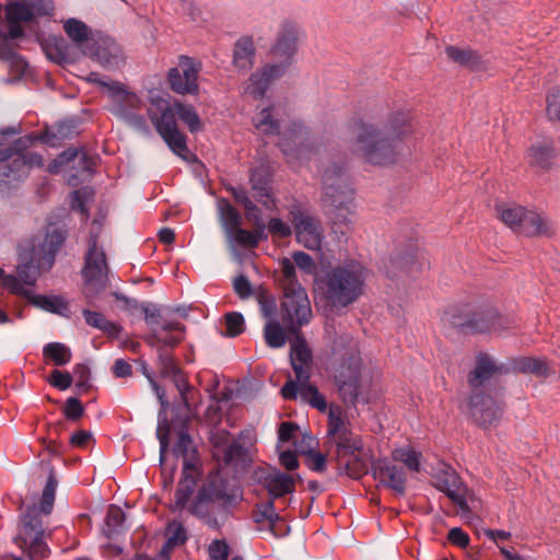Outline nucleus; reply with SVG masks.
<instances>
[{"instance_id":"obj_1","label":"nucleus","mask_w":560,"mask_h":560,"mask_svg":"<svg viewBox=\"0 0 560 560\" xmlns=\"http://www.w3.org/2000/svg\"><path fill=\"white\" fill-rule=\"evenodd\" d=\"M354 152L373 165L396 162L402 150V139L411 131L409 114L393 113L382 126L357 122Z\"/></svg>"},{"instance_id":"obj_2","label":"nucleus","mask_w":560,"mask_h":560,"mask_svg":"<svg viewBox=\"0 0 560 560\" xmlns=\"http://www.w3.org/2000/svg\"><path fill=\"white\" fill-rule=\"evenodd\" d=\"M508 374L506 363L497 362L486 352L477 353L474 369L467 375V384L470 388L467 406L474 422L483 429L497 427L503 415L501 404L490 393H486L487 384L491 380Z\"/></svg>"},{"instance_id":"obj_3","label":"nucleus","mask_w":560,"mask_h":560,"mask_svg":"<svg viewBox=\"0 0 560 560\" xmlns=\"http://www.w3.org/2000/svg\"><path fill=\"white\" fill-rule=\"evenodd\" d=\"M287 341L290 343V364L295 374V380L289 378L282 386V399L298 400L307 404L318 411H326L327 401L318 388L311 384V370L313 353L306 338L296 328L288 331Z\"/></svg>"},{"instance_id":"obj_4","label":"nucleus","mask_w":560,"mask_h":560,"mask_svg":"<svg viewBox=\"0 0 560 560\" xmlns=\"http://www.w3.org/2000/svg\"><path fill=\"white\" fill-rule=\"evenodd\" d=\"M442 320L466 335L498 332L515 325L514 317L500 314L490 303L476 301L448 306Z\"/></svg>"},{"instance_id":"obj_5","label":"nucleus","mask_w":560,"mask_h":560,"mask_svg":"<svg viewBox=\"0 0 560 560\" xmlns=\"http://www.w3.org/2000/svg\"><path fill=\"white\" fill-rule=\"evenodd\" d=\"M364 282V267L358 261H350L316 279L315 291L323 295L327 305L347 307L362 295Z\"/></svg>"},{"instance_id":"obj_6","label":"nucleus","mask_w":560,"mask_h":560,"mask_svg":"<svg viewBox=\"0 0 560 560\" xmlns=\"http://www.w3.org/2000/svg\"><path fill=\"white\" fill-rule=\"evenodd\" d=\"M312 317L306 290L295 280V268L289 258L282 257V347L288 331L301 329Z\"/></svg>"},{"instance_id":"obj_7","label":"nucleus","mask_w":560,"mask_h":560,"mask_svg":"<svg viewBox=\"0 0 560 560\" xmlns=\"http://www.w3.org/2000/svg\"><path fill=\"white\" fill-rule=\"evenodd\" d=\"M345 170V163L332 162L322 171L323 202L332 224L348 228L351 223L353 189L348 184Z\"/></svg>"},{"instance_id":"obj_8","label":"nucleus","mask_w":560,"mask_h":560,"mask_svg":"<svg viewBox=\"0 0 560 560\" xmlns=\"http://www.w3.org/2000/svg\"><path fill=\"white\" fill-rule=\"evenodd\" d=\"M243 499L240 487L223 478L219 471H211L198 489L194 502L189 505V512L197 517L208 515V504L217 503L219 509L229 515Z\"/></svg>"},{"instance_id":"obj_9","label":"nucleus","mask_w":560,"mask_h":560,"mask_svg":"<svg viewBox=\"0 0 560 560\" xmlns=\"http://www.w3.org/2000/svg\"><path fill=\"white\" fill-rule=\"evenodd\" d=\"M93 225L90 232L83 267V276L85 278L84 295L89 303L105 290L108 270L104 249L97 244L101 234V223L94 220Z\"/></svg>"},{"instance_id":"obj_10","label":"nucleus","mask_w":560,"mask_h":560,"mask_svg":"<svg viewBox=\"0 0 560 560\" xmlns=\"http://www.w3.org/2000/svg\"><path fill=\"white\" fill-rule=\"evenodd\" d=\"M253 480L267 491V499L259 502L253 512L254 521L258 524L259 530L264 529L266 523L267 529L277 537L276 527L280 516L276 512L275 500L280 498V471L271 466L258 467L253 472Z\"/></svg>"},{"instance_id":"obj_11","label":"nucleus","mask_w":560,"mask_h":560,"mask_svg":"<svg viewBox=\"0 0 560 560\" xmlns=\"http://www.w3.org/2000/svg\"><path fill=\"white\" fill-rule=\"evenodd\" d=\"M282 155L287 158V162L293 167L311 162L313 156L318 153L308 138V132L301 121H290L287 126L282 125Z\"/></svg>"},{"instance_id":"obj_12","label":"nucleus","mask_w":560,"mask_h":560,"mask_svg":"<svg viewBox=\"0 0 560 560\" xmlns=\"http://www.w3.org/2000/svg\"><path fill=\"white\" fill-rule=\"evenodd\" d=\"M328 434L334 436L339 456L349 455L353 458V463L351 460L346 462L348 475L359 477L366 472L365 462L359 458V453L363 450L362 440L358 435H353L340 419L329 422Z\"/></svg>"},{"instance_id":"obj_13","label":"nucleus","mask_w":560,"mask_h":560,"mask_svg":"<svg viewBox=\"0 0 560 560\" xmlns=\"http://www.w3.org/2000/svg\"><path fill=\"white\" fill-rule=\"evenodd\" d=\"M290 221L298 243L311 250H318L324 240V230L318 218L310 214L298 205L290 209Z\"/></svg>"},{"instance_id":"obj_14","label":"nucleus","mask_w":560,"mask_h":560,"mask_svg":"<svg viewBox=\"0 0 560 560\" xmlns=\"http://www.w3.org/2000/svg\"><path fill=\"white\" fill-rule=\"evenodd\" d=\"M256 299L260 315L266 320L264 327L265 341L270 348H280V310L277 298L268 289L259 287L256 290Z\"/></svg>"},{"instance_id":"obj_15","label":"nucleus","mask_w":560,"mask_h":560,"mask_svg":"<svg viewBox=\"0 0 560 560\" xmlns=\"http://www.w3.org/2000/svg\"><path fill=\"white\" fill-rule=\"evenodd\" d=\"M305 40V30L299 22L291 19L282 21V74L296 62Z\"/></svg>"},{"instance_id":"obj_16","label":"nucleus","mask_w":560,"mask_h":560,"mask_svg":"<svg viewBox=\"0 0 560 560\" xmlns=\"http://www.w3.org/2000/svg\"><path fill=\"white\" fill-rule=\"evenodd\" d=\"M198 71L199 69L190 57L180 56L179 67L168 71L170 88L178 94H196L198 92Z\"/></svg>"},{"instance_id":"obj_17","label":"nucleus","mask_w":560,"mask_h":560,"mask_svg":"<svg viewBox=\"0 0 560 560\" xmlns=\"http://www.w3.org/2000/svg\"><path fill=\"white\" fill-rule=\"evenodd\" d=\"M375 480L383 487L389 488L398 497L406 493L407 476L402 467L395 465L387 458L377 459L372 464Z\"/></svg>"},{"instance_id":"obj_18","label":"nucleus","mask_w":560,"mask_h":560,"mask_svg":"<svg viewBox=\"0 0 560 560\" xmlns=\"http://www.w3.org/2000/svg\"><path fill=\"white\" fill-rule=\"evenodd\" d=\"M436 488L445 493V495L463 512L469 511L467 502V487L460 477L452 468L443 470L436 479Z\"/></svg>"},{"instance_id":"obj_19","label":"nucleus","mask_w":560,"mask_h":560,"mask_svg":"<svg viewBox=\"0 0 560 560\" xmlns=\"http://www.w3.org/2000/svg\"><path fill=\"white\" fill-rule=\"evenodd\" d=\"M43 165L44 159L38 153L30 155L15 154L1 167L0 175L8 179V182L20 180L27 176L31 168L34 166L42 167Z\"/></svg>"},{"instance_id":"obj_20","label":"nucleus","mask_w":560,"mask_h":560,"mask_svg":"<svg viewBox=\"0 0 560 560\" xmlns=\"http://www.w3.org/2000/svg\"><path fill=\"white\" fill-rule=\"evenodd\" d=\"M389 264L390 267L397 269V271L387 269L386 275L388 278H397L400 277V275L408 277L415 276L422 271L427 265L422 258V254L418 249L394 255L390 257Z\"/></svg>"},{"instance_id":"obj_21","label":"nucleus","mask_w":560,"mask_h":560,"mask_svg":"<svg viewBox=\"0 0 560 560\" xmlns=\"http://www.w3.org/2000/svg\"><path fill=\"white\" fill-rule=\"evenodd\" d=\"M360 369L358 365L341 370L336 376L339 395L349 406H355L360 394Z\"/></svg>"},{"instance_id":"obj_22","label":"nucleus","mask_w":560,"mask_h":560,"mask_svg":"<svg viewBox=\"0 0 560 560\" xmlns=\"http://www.w3.org/2000/svg\"><path fill=\"white\" fill-rule=\"evenodd\" d=\"M198 475L195 464H186L183 467V477L175 492V502L170 506L172 512L183 510L187 505L197 486Z\"/></svg>"},{"instance_id":"obj_23","label":"nucleus","mask_w":560,"mask_h":560,"mask_svg":"<svg viewBox=\"0 0 560 560\" xmlns=\"http://www.w3.org/2000/svg\"><path fill=\"white\" fill-rule=\"evenodd\" d=\"M248 444H250L249 432L242 431L236 439H233L224 448V462L226 466H234L236 470L244 469L248 457Z\"/></svg>"},{"instance_id":"obj_24","label":"nucleus","mask_w":560,"mask_h":560,"mask_svg":"<svg viewBox=\"0 0 560 560\" xmlns=\"http://www.w3.org/2000/svg\"><path fill=\"white\" fill-rule=\"evenodd\" d=\"M67 238V231L61 228L51 225L47 229L45 238L40 245V260L47 268H50L55 262V257L58 250L65 244Z\"/></svg>"},{"instance_id":"obj_25","label":"nucleus","mask_w":560,"mask_h":560,"mask_svg":"<svg viewBox=\"0 0 560 560\" xmlns=\"http://www.w3.org/2000/svg\"><path fill=\"white\" fill-rule=\"evenodd\" d=\"M509 373L517 372L523 374H533L537 377H548L551 370L546 359L534 357H516L506 362Z\"/></svg>"},{"instance_id":"obj_26","label":"nucleus","mask_w":560,"mask_h":560,"mask_svg":"<svg viewBox=\"0 0 560 560\" xmlns=\"http://www.w3.org/2000/svg\"><path fill=\"white\" fill-rule=\"evenodd\" d=\"M279 68L277 66L266 65L260 70L254 72L245 88L246 93L255 100L262 98L270 86V83L278 77Z\"/></svg>"},{"instance_id":"obj_27","label":"nucleus","mask_w":560,"mask_h":560,"mask_svg":"<svg viewBox=\"0 0 560 560\" xmlns=\"http://www.w3.org/2000/svg\"><path fill=\"white\" fill-rule=\"evenodd\" d=\"M270 177L269 166L265 164L256 167L250 175L252 189L256 192L257 201L268 208L275 206V200L270 199Z\"/></svg>"},{"instance_id":"obj_28","label":"nucleus","mask_w":560,"mask_h":560,"mask_svg":"<svg viewBox=\"0 0 560 560\" xmlns=\"http://www.w3.org/2000/svg\"><path fill=\"white\" fill-rule=\"evenodd\" d=\"M550 231L551 226L546 218L533 210L526 209L517 234L528 237L547 236L550 234Z\"/></svg>"},{"instance_id":"obj_29","label":"nucleus","mask_w":560,"mask_h":560,"mask_svg":"<svg viewBox=\"0 0 560 560\" xmlns=\"http://www.w3.org/2000/svg\"><path fill=\"white\" fill-rule=\"evenodd\" d=\"M78 135L77 124L73 119L63 120L40 133V141L57 147L61 141L71 139Z\"/></svg>"},{"instance_id":"obj_30","label":"nucleus","mask_w":560,"mask_h":560,"mask_svg":"<svg viewBox=\"0 0 560 560\" xmlns=\"http://www.w3.org/2000/svg\"><path fill=\"white\" fill-rule=\"evenodd\" d=\"M107 69H116L124 62L121 48L114 42H103L92 54Z\"/></svg>"},{"instance_id":"obj_31","label":"nucleus","mask_w":560,"mask_h":560,"mask_svg":"<svg viewBox=\"0 0 560 560\" xmlns=\"http://www.w3.org/2000/svg\"><path fill=\"white\" fill-rule=\"evenodd\" d=\"M256 48L253 38L243 36L234 45L233 65L241 70H248L253 67Z\"/></svg>"},{"instance_id":"obj_32","label":"nucleus","mask_w":560,"mask_h":560,"mask_svg":"<svg viewBox=\"0 0 560 560\" xmlns=\"http://www.w3.org/2000/svg\"><path fill=\"white\" fill-rule=\"evenodd\" d=\"M35 536L43 537L44 529L35 504L30 505L22 515V541H27Z\"/></svg>"},{"instance_id":"obj_33","label":"nucleus","mask_w":560,"mask_h":560,"mask_svg":"<svg viewBox=\"0 0 560 560\" xmlns=\"http://www.w3.org/2000/svg\"><path fill=\"white\" fill-rule=\"evenodd\" d=\"M188 418L185 419L183 427L178 431V440L176 444L173 447V454L176 457H183L184 459V466L186 464H194V458L196 455V448L192 444L191 436L189 435L187 431V422Z\"/></svg>"},{"instance_id":"obj_34","label":"nucleus","mask_w":560,"mask_h":560,"mask_svg":"<svg viewBox=\"0 0 560 560\" xmlns=\"http://www.w3.org/2000/svg\"><path fill=\"white\" fill-rule=\"evenodd\" d=\"M159 401H160L162 408L159 412V418L161 420L156 428V435L160 441V463H161V465H163V463L165 460L166 452L170 446L168 435H170L171 428H170L168 421L165 416L166 409H167L170 402L165 396H163L162 399H159Z\"/></svg>"},{"instance_id":"obj_35","label":"nucleus","mask_w":560,"mask_h":560,"mask_svg":"<svg viewBox=\"0 0 560 560\" xmlns=\"http://www.w3.org/2000/svg\"><path fill=\"white\" fill-rule=\"evenodd\" d=\"M445 54L452 61L460 66L468 67L470 69H478L481 66L480 55L470 48L447 46L445 48Z\"/></svg>"},{"instance_id":"obj_36","label":"nucleus","mask_w":560,"mask_h":560,"mask_svg":"<svg viewBox=\"0 0 560 560\" xmlns=\"http://www.w3.org/2000/svg\"><path fill=\"white\" fill-rule=\"evenodd\" d=\"M495 209L501 221L517 233L526 208L516 205L500 203L497 205Z\"/></svg>"},{"instance_id":"obj_37","label":"nucleus","mask_w":560,"mask_h":560,"mask_svg":"<svg viewBox=\"0 0 560 560\" xmlns=\"http://www.w3.org/2000/svg\"><path fill=\"white\" fill-rule=\"evenodd\" d=\"M220 221L224 229L225 235L233 233L235 229L241 226L242 217L238 211L226 200L219 201Z\"/></svg>"},{"instance_id":"obj_38","label":"nucleus","mask_w":560,"mask_h":560,"mask_svg":"<svg viewBox=\"0 0 560 560\" xmlns=\"http://www.w3.org/2000/svg\"><path fill=\"white\" fill-rule=\"evenodd\" d=\"M28 301L47 312L66 315L68 311V302L61 296L31 295Z\"/></svg>"},{"instance_id":"obj_39","label":"nucleus","mask_w":560,"mask_h":560,"mask_svg":"<svg viewBox=\"0 0 560 560\" xmlns=\"http://www.w3.org/2000/svg\"><path fill=\"white\" fill-rule=\"evenodd\" d=\"M421 456L420 452L409 446L396 447L392 452L393 460L402 463L407 469L413 472H419L421 469Z\"/></svg>"},{"instance_id":"obj_40","label":"nucleus","mask_w":560,"mask_h":560,"mask_svg":"<svg viewBox=\"0 0 560 560\" xmlns=\"http://www.w3.org/2000/svg\"><path fill=\"white\" fill-rule=\"evenodd\" d=\"M113 105L109 108V112L116 117L122 116L124 113L128 110L138 109L141 105V101L138 95L128 89L119 95L118 98L112 101Z\"/></svg>"},{"instance_id":"obj_41","label":"nucleus","mask_w":560,"mask_h":560,"mask_svg":"<svg viewBox=\"0 0 560 560\" xmlns=\"http://www.w3.org/2000/svg\"><path fill=\"white\" fill-rule=\"evenodd\" d=\"M527 158L530 165L548 170L553 158V150L550 145H532L528 149Z\"/></svg>"},{"instance_id":"obj_42","label":"nucleus","mask_w":560,"mask_h":560,"mask_svg":"<svg viewBox=\"0 0 560 560\" xmlns=\"http://www.w3.org/2000/svg\"><path fill=\"white\" fill-rule=\"evenodd\" d=\"M57 486L58 480L55 470L54 468H50L48 479L44 487L42 499L39 502V511L45 515L50 514L52 511Z\"/></svg>"},{"instance_id":"obj_43","label":"nucleus","mask_w":560,"mask_h":560,"mask_svg":"<svg viewBox=\"0 0 560 560\" xmlns=\"http://www.w3.org/2000/svg\"><path fill=\"white\" fill-rule=\"evenodd\" d=\"M82 314L85 319V323L89 326L97 328L109 335H117L119 332L118 326L107 320L102 313L90 310H83Z\"/></svg>"},{"instance_id":"obj_44","label":"nucleus","mask_w":560,"mask_h":560,"mask_svg":"<svg viewBox=\"0 0 560 560\" xmlns=\"http://www.w3.org/2000/svg\"><path fill=\"white\" fill-rule=\"evenodd\" d=\"M43 353L45 358L50 359L58 366L69 363L72 355L71 350L61 342L47 343Z\"/></svg>"},{"instance_id":"obj_45","label":"nucleus","mask_w":560,"mask_h":560,"mask_svg":"<svg viewBox=\"0 0 560 560\" xmlns=\"http://www.w3.org/2000/svg\"><path fill=\"white\" fill-rule=\"evenodd\" d=\"M152 122L155 126L158 133L165 138V135L173 132L178 129L176 125L175 115L170 107H166L161 116L158 117L155 114L150 115Z\"/></svg>"},{"instance_id":"obj_46","label":"nucleus","mask_w":560,"mask_h":560,"mask_svg":"<svg viewBox=\"0 0 560 560\" xmlns=\"http://www.w3.org/2000/svg\"><path fill=\"white\" fill-rule=\"evenodd\" d=\"M125 518L126 515L119 506L110 505L106 515L105 528L103 529L104 535L107 538H112L113 535L119 532Z\"/></svg>"},{"instance_id":"obj_47","label":"nucleus","mask_w":560,"mask_h":560,"mask_svg":"<svg viewBox=\"0 0 560 560\" xmlns=\"http://www.w3.org/2000/svg\"><path fill=\"white\" fill-rule=\"evenodd\" d=\"M228 190L233 195L235 201L245 208L246 218L248 220L257 221L259 219V210L257 206L252 201V199L247 196V191L244 187L230 186L228 187Z\"/></svg>"},{"instance_id":"obj_48","label":"nucleus","mask_w":560,"mask_h":560,"mask_svg":"<svg viewBox=\"0 0 560 560\" xmlns=\"http://www.w3.org/2000/svg\"><path fill=\"white\" fill-rule=\"evenodd\" d=\"M63 28L67 35L78 46L89 39V27L80 20L73 18L67 20L63 24Z\"/></svg>"},{"instance_id":"obj_49","label":"nucleus","mask_w":560,"mask_h":560,"mask_svg":"<svg viewBox=\"0 0 560 560\" xmlns=\"http://www.w3.org/2000/svg\"><path fill=\"white\" fill-rule=\"evenodd\" d=\"M34 12L28 8L27 4L15 1L7 4L5 7V19L8 22H30L33 20Z\"/></svg>"},{"instance_id":"obj_50","label":"nucleus","mask_w":560,"mask_h":560,"mask_svg":"<svg viewBox=\"0 0 560 560\" xmlns=\"http://www.w3.org/2000/svg\"><path fill=\"white\" fill-rule=\"evenodd\" d=\"M176 114L179 119L184 121L190 132H197L201 128L200 118L196 112V109L191 105L176 104Z\"/></svg>"},{"instance_id":"obj_51","label":"nucleus","mask_w":560,"mask_h":560,"mask_svg":"<svg viewBox=\"0 0 560 560\" xmlns=\"http://www.w3.org/2000/svg\"><path fill=\"white\" fill-rule=\"evenodd\" d=\"M259 234L257 232H250L238 226L233 233L226 235L231 244L236 243L246 247H255L259 241Z\"/></svg>"},{"instance_id":"obj_52","label":"nucleus","mask_w":560,"mask_h":560,"mask_svg":"<svg viewBox=\"0 0 560 560\" xmlns=\"http://www.w3.org/2000/svg\"><path fill=\"white\" fill-rule=\"evenodd\" d=\"M255 126L264 133L278 135L280 132V125L277 119L272 118L269 108H265L259 113Z\"/></svg>"},{"instance_id":"obj_53","label":"nucleus","mask_w":560,"mask_h":560,"mask_svg":"<svg viewBox=\"0 0 560 560\" xmlns=\"http://www.w3.org/2000/svg\"><path fill=\"white\" fill-rule=\"evenodd\" d=\"M261 388V383L252 376H247L238 382L236 387V396L242 400H250Z\"/></svg>"},{"instance_id":"obj_54","label":"nucleus","mask_w":560,"mask_h":560,"mask_svg":"<svg viewBox=\"0 0 560 560\" xmlns=\"http://www.w3.org/2000/svg\"><path fill=\"white\" fill-rule=\"evenodd\" d=\"M163 140L174 153L186 159L185 154L189 152L186 144V137L178 129L165 135Z\"/></svg>"},{"instance_id":"obj_55","label":"nucleus","mask_w":560,"mask_h":560,"mask_svg":"<svg viewBox=\"0 0 560 560\" xmlns=\"http://www.w3.org/2000/svg\"><path fill=\"white\" fill-rule=\"evenodd\" d=\"M225 336L226 337H236L244 331L245 322L244 316L238 312H231L225 314Z\"/></svg>"},{"instance_id":"obj_56","label":"nucleus","mask_w":560,"mask_h":560,"mask_svg":"<svg viewBox=\"0 0 560 560\" xmlns=\"http://www.w3.org/2000/svg\"><path fill=\"white\" fill-rule=\"evenodd\" d=\"M159 372L162 377H168L174 373H178V366L175 364L173 355L164 349L159 347Z\"/></svg>"},{"instance_id":"obj_57","label":"nucleus","mask_w":560,"mask_h":560,"mask_svg":"<svg viewBox=\"0 0 560 560\" xmlns=\"http://www.w3.org/2000/svg\"><path fill=\"white\" fill-rule=\"evenodd\" d=\"M46 57L55 63L60 65L61 58V44L59 43V36H48L40 43Z\"/></svg>"},{"instance_id":"obj_58","label":"nucleus","mask_w":560,"mask_h":560,"mask_svg":"<svg viewBox=\"0 0 560 560\" xmlns=\"http://www.w3.org/2000/svg\"><path fill=\"white\" fill-rule=\"evenodd\" d=\"M292 265L298 267L302 272L306 275H314L316 272V264L314 259L305 252H295L292 255Z\"/></svg>"},{"instance_id":"obj_59","label":"nucleus","mask_w":560,"mask_h":560,"mask_svg":"<svg viewBox=\"0 0 560 560\" xmlns=\"http://www.w3.org/2000/svg\"><path fill=\"white\" fill-rule=\"evenodd\" d=\"M119 119L124 120L128 126L137 130L138 132L149 136L150 128L145 121V118L141 115L133 113L132 110H128L122 114V116H118Z\"/></svg>"},{"instance_id":"obj_60","label":"nucleus","mask_w":560,"mask_h":560,"mask_svg":"<svg viewBox=\"0 0 560 560\" xmlns=\"http://www.w3.org/2000/svg\"><path fill=\"white\" fill-rule=\"evenodd\" d=\"M23 547L28 549V557L31 560H42L48 553V549L43 541V537L35 536L31 540L23 541Z\"/></svg>"},{"instance_id":"obj_61","label":"nucleus","mask_w":560,"mask_h":560,"mask_svg":"<svg viewBox=\"0 0 560 560\" xmlns=\"http://www.w3.org/2000/svg\"><path fill=\"white\" fill-rule=\"evenodd\" d=\"M168 545L179 546L187 540L186 529L180 522L172 521L167 526Z\"/></svg>"},{"instance_id":"obj_62","label":"nucleus","mask_w":560,"mask_h":560,"mask_svg":"<svg viewBox=\"0 0 560 560\" xmlns=\"http://www.w3.org/2000/svg\"><path fill=\"white\" fill-rule=\"evenodd\" d=\"M61 44V58L60 65L74 63L80 58V50L77 44H69L63 37L59 36Z\"/></svg>"},{"instance_id":"obj_63","label":"nucleus","mask_w":560,"mask_h":560,"mask_svg":"<svg viewBox=\"0 0 560 560\" xmlns=\"http://www.w3.org/2000/svg\"><path fill=\"white\" fill-rule=\"evenodd\" d=\"M93 162L91 158L85 153H81L80 158L71 165L72 170H75V174L72 177L77 179H84L92 174Z\"/></svg>"},{"instance_id":"obj_64","label":"nucleus","mask_w":560,"mask_h":560,"mask_svg":"<svg viewBox=\"0 0 560 560\" xmlns=\"http://www.w3.org/2000/svg\"><path fill=\"white\" fill-rule=\"evenodd\" d=\"M546 101L548 118L560 122V88L552 89Z\"/></svg>"}]
</instances>
